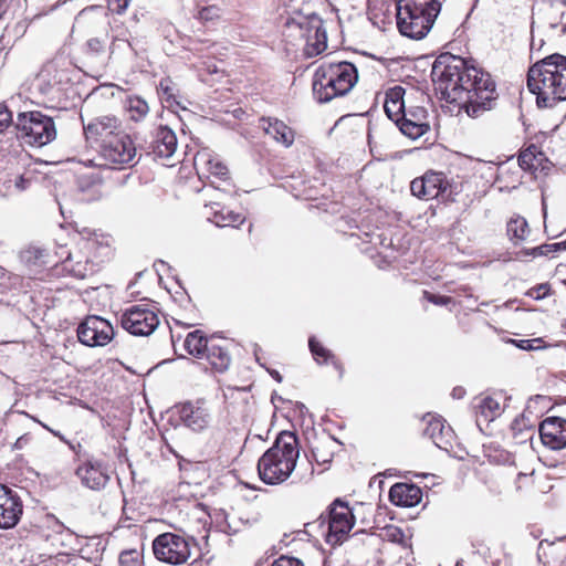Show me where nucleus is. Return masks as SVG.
Segmentation results:
<instances>
[{
  "label": "nucleus",
  "mask_w": 566,
  "mask_h": 566,
  "mask_svg": "<svg viewBox=\"0 0 566 566\" xmlns=\"http://www.w3.org/2000/svg\"><path fill=\"white\" fill-rule=\"evenodd\" d=\"M423 420L427 423L423 430L424 436L431 439L437 447L446 449L452 437V429L446 426L440 417L428 415Z\"/></svg>",
  "instance_id": "bb28decb"
},
{
  "label": "nucleus",
  "mask_w": 566,
  "mask_h": 566,
  "mask_svg": "<svg viewBox=\"0 0 566 566\" xmlns=\"http://www.w3.org/2000/svg\"><path fill=\"white\" fill-rule=\"evenodd\" d=\"M444 0H398L397 27L407 38L420 40L431 30Z\"/></svg>",
  "instance_id": "39448f33"
},
{
  "label": "nucleus",
  "mask_w": 566,
  "mask_h": 566,
  "mask_svg": "<svg viewBox=\"0 0 566 566\" xmlns=\"http://www.w3.org/2000/svg\"><path fill=\"white\" fill-rule=\"evenodd\" d=\"M503 395L501 392L493 394L491 396L482 397L475 405L478 422L482 417L484 421L489 422L501 416L504 410L502 405Z\"/></svg>",
  "instance_id": "cd10ccee"
},
{
  "label": "nucleus",
  "mask_w": 566,
  "mask_h": 566,
  "mask_svg": "<svg viewBox=\"0 0 566 566\" xmlns=\"http://www.w3.org/2000/svg\"><path fill=\"white\" fill-rule=\"evenodd\" d=\"M112 324L97 315H90L77 327L78 340L90 347L105 346L114 337Z\"/></svg>",
  "instance_id": "ddd939ff"
},
{
  "label": "nucleus",
  "mask_w": 566,
  "mask_h": 566,
  "mask_svg": "<svg viewBox=\"0 0 566 566\" xmlns=\"http://www.w3.org/2000/svg\"><path fill=\"white\" fill-rule=\"evenodd\" d=\"M84 136L87 143L96 144L98 149L102 144L113 140L119 133H125L120 120L115 116H98L83 124Z\"/></svg>",
  "instance_id": "4468645a"
},
{
  "label": "nucleus",
  "mask_w": 566,
  "mask_h": 566,
  "mask_svg": "<svg viewBox=\"0 0 566 566\" xmlns=\"http://www.w3.org/2000/svg\"><path fill=\"white\" fill-rule=\"evenodd\" d=\"M539 342H542L541 338L521 339L518 342L512 340V343H515L518 348L524 349V350H531V349L536 348L534 346V343H539Z\"/></svg>",
  "instance_id": "13d9d810"
},
{
  "label": "nucleus",
  "mask_w": 566,
  "mask_h": 566,
  "mask_svg": "<svg viewBox=\"0 0 566 566\" xmlns=\"http://www.w3.org/2000/svg\"><path fill=\"white\" fill-rule=\"evenodd\" d=\"M159 90H160L161 98L169 106H172L174 104L179 105V103L176 101V96L174 94V88L169 85V81L168 80L160 81Z\"/></svg>",
  "instance_id": "49530a36"
},
{
  "label": "nucleus",
  "mask_w": 566,
  "mask_h": 566,
  "mask_svg": "<svg viewBox=\"0 0 566 566\" xmlns=\"http://www.w3.org/2000/svg\"><path fill=\"white\" fill-rule=\"evenodd\" d=\"M352 8H353V6L349 2H342V1H339L338 6L335 7V11H336V14H337L340 25L343 24V22L345 20L348 22L352 20V13H350Z\"/></svg>",
  "instance_id": "09e8293b"
},
{
  "label": "nucleus",
  "mask_w": 566,
  "mask_h": 566,
  "mask_svg": "<svg viewBox=\"0 0 566 566\" xmlns=\"http://www.w3.org/2000/svg\"><path fill=\"white\" fill-rule=\"evenodd\" d=\"M12 124V114L8 107L0 103V133L4 132Z\"/></svg>",
  "instance_id": "3c124183"
},
{
  "label": "nucleus",
  "mask_w": 566,
  "mask_h": 566,
  "mask_svg": "<svg viewBox=\"0 0 566 566\" xmlns=\"http://www.w3.org/2000/svg\"><path fill=\"white\" fill-rule=\"evenodd\" d=\"M545 19H546V22L548 23V27L552 30L557 29L558 27H562L560 32L562 33L566 32L565 4H563V3L551 4L545 12Z\"/></svg>",
  "instance_id": "c9c22d12"
},
{
  "label": "nucleus",
  "mask_w": 566,
  "mask_h": 566,
  "mask_svg": "<svg viewBox=\"0 0 566 566\" xmlns=\"http://www.w3.org/2000/svg\"><path fill=\"white\" fill-rule=\"evenodd\" d=\"M272 376L275 377L277 380H281V376L277 371H274Z\"/></svg>",
  "instance_id": "774afa93"
},
{
  "label": "nucleus",
  "mask_w": 566,
  "mask_h": 566,
  "mask_svg": "<svg viewBox=\"0 0 566 566\" xmlns=\"http://www.w3.org/2000/svg\"><path fill=\"white\" fill-rule=\"evenodd\" d=\"M527 221L522 217L512 218L507 223V234L517 240H524L528 234Z\"/></svg>",
  "instance_id": "58836bf2"
},
{
  "label": "nucleus",
  "mask_w": 566,
  "mask_h": 566,
  "mask_svg": "<svg viewBox=\"0 0 566 566\" xmlns=\"http://www.w3.org/2000/svg\"><path fill=\"white\" fill-rule=\"evenodd\" d=\"M504 478H505V475H504V474H502V473H499V474H497V480H499L500 482H503Z\"/></svg>",
  "instance_id": "338daca9"
},
{
  "label": "nucleus",
  "mask_w": 566,
  "mask_h": 566,
  "mask_svg": "<svg viewBox=\"0 0 566 566\" xmlns=\"http://www.w3.org/2000/svg\"><path fill=\"white\" fill-rule=\"evenodd\" d=\"M193 539L176 533H164L153 542L155 557L170 565H182L191 556Z\"/></svg>",
  "instance_id": "9d476101"
},
{
  "label": "nucleus",
  "mask_w": 566,
  "mask_h": 566,
  "mask_svg": "<svg viewBox=\"0 0 566 566\" xmlns=\"http://www.w3.org/2000/svg\"><path fill=\"white\" fill-rule=\"evenodd\" d=\"M22 512V501L17 492L0 483V528L14 527L20 521Z\"/></svg>",
  "instance_id": "dca6fc26"
},
{
  "label": "nucleus",
  "mask_w": 566,
  "mask_h": 566,
  "mask_svg": "<svg viewBox=\"0 0 566 566\" xmlns=\"http://www.w3.org/2000/svg\"><path fill=\"white\" fill-rule=\"evenodd\" d=\"M436 91L448 103L458 104L473 118L494 107L496 84L491 74L468 65L467 61L450 53L440 54L431 70Z\"/></svg>",
  "instance_id": "f257e3e1"
},
{
  "label": "nucleus",
  "mask_w": 566,
  "mask_h": 566,
  "mask_svg": "<svg viewBox=\"0 0 566 566\" xmlns=\"http://www.w3.org/2000/svg\"><path fill=\"white\" fill-rule=\"evenodd\" d=\"M46 250L39 247H29L20 253V259L29 266H42L49 263Z\"/></svg>",
  "instance_id": "4c0bfd02"
},
{
  "label": "nucleus",
  "mask_w": 566,
  "mask_h": 566,
  "mask_svg": "<svg viewBox=\"0 0 566 566\" xmlns=\"http://www.w3.org/2000/svg\"><path fill=\"white\" fill-rule=\"evenodd\" d=\"M99 156L105 165L112 168H124L130 166L136 157V147L130 136L126 133H119V136L113 140L102 144L98 149Z\"/></svg>",
  "instance_id": "f8f14e48"
},
{
  "label": "nucleus",
  "mask_w": 566,
  "mask_h": 566,
  "mask_svg": "<svg viewBox=\"0 0 566 566\" xmlns=\"http://www.w3.org/2000/svg\"><path fill=\"white\" fill-rule=\"evenodd\" d=\"M549 292V285L547 283L538 284L526 292V295L534 300L544 298Z\"/></svg>",
  "instance_id": "8fccbe9b"
},
{
  "label": "nucleus",
  "mask_w": 566,
  "mask_h": 566,
  "mask_svg": "<svg viewBox=\"0 0 566 566\" xmlns=\"http://www.w3.org/2000/svg\"><path fill=\"white\" fill-rule=\"evenodd\" d=\"M205 210L207 219L217 227L237 228L245 220L243 214L238 213L213 200H210L205 205Z\"/></svg>",
  "instance_id": "412c9836"
},
{
  "label": "nucleus",
  "mask_w": 566,
  "mask_h": 566,
  "mask_svg": "<svg viewBox=\"0 0 566 566\" xmlns=\"http://www.w3.org/2000/svg\"><path fill=\"white\" fill-rule=\"evenodd\" d=\"M87 52L93 55H101L106 52V41L99 38H91L86 42Z\"/></svg>",
  "instance_id": "de8ad7c7"
},
{
  "label": "nucleus",
  "mask_w": 566,
  "mask_h": 566,
  "mask_svg": "<svg viewBox=\"0 0 566 566\" xmlns=\"http://www.w3.org/2000/svg\"><path fill=\"white\" fill-rule=\"evenodd\" d=\"M118 564L119 566H140V552L137 549L123 551Z\"/></svg>",
  "instance_id": "37998d69"
},
{
  "label": "nucleus",
  "mask_w": 566,
  "mask_h": 566,
  "mask_svg": "<svg viewBox=\"0 0 566 566\" xmlns=\"http://www.w3.org/2000/svg\"><path fill=\"white\" fill-rule=\"evenodd\" d=\"M41 424H42L45 429H48L50 432H52L54 436H56V437H59V438H61V439H62V436L60 434V432H56V431H54V430L50 429L48 426H45V424H43V423H41Z\"/></svg>",
  "instance_id": "e2e57ef3"
},
{
  "label": "nucleus",
  "mask_w": 566,
  "mask_h": 566,
  "mask_svg": "<svg viewBox=\"0 0 566 566\" xmlns=\"http://www.w3.org/2000/svg\"><path fill=\"white\" fill-rule=\"evenodd\" d=\"M452 395H453V397L460 398L462 395V389H453Z\"/></svg>",
  "instance_id": "0e129e2a"
},
{
  "label": "nucleus",
  "mask_w": 566,
  "mask_h": 566,
  "mask_svg": "<svg viewBox=\"0 0 566 566\" xmlns=\"http://www.w3.org/2000/svg\"><path fill=\"white\" fill-rule=\"evenodd\" d=\"M312 87L319 103L346 95L354 87V64L347 61L322 64L313 75Z\"/></svg>",
  "instance_id": "423d86ee"
},
{
  "label": "nucleus",
  "mask_w": 566,
  "mask_h": 566,
  "mask_svg": "<svg viewBox=\"0 0 566 566\" xmlns=\"http://www.w3.org/2000/svg\"><path fill=\"white\" fill-rule=\"evenodd\" d=\"M336 441L329 437L317 441L312 448V455L317 464H328L332 462L334 457V447Z\"/></svg>",
  "instance_id": "72a5a7b5"
},
{
  "label": "nucleus",
  "mask_w": 566,
  "mask_h": 566,
  "mask_svg": "<svg viewBox=\"0 0 566 566\" xmlns=\"http://www.w3.org/2000/svg\"><path fill=\"white\" fill-rule=\"evenodd\" d=\"M80 241L74 252L62 249L59 254L63 269L76 279H84L98 271L99 265L111 256L108 235L83 228L78 231Z\"/></svg>",
  "instance_id": "f03ea898"
},
{
  "label": "nucleus",
  "mask_w": 566,
  "mask_h": 566,
  "mask_svg": "<svg viewBox=\"0 0 566 566\" xmlns=\"http://www.w3.org/2000/svg\"><path fill=\"white\" fill-rule=\"evenodd\" d=\"M284 36L293 45H303L308 57L323 53L327 48V34L323 20L317 14H297L286 20Z\"/></svg>",
  "instance_id": "0eeeda50"
},
{
  "label": "nucleus",
  "mask_w": 566,
  "mask_h": 566,
  "mask_svg": "<svg viewBox=\"0 0 566 566\" xmlns=\"http://www.w3.org/2000/svg\"><path fill=\"white\" fill-rule=\"evenodd\" d=\"M211 343L212 339H208L202 331L196 329L188 333L185 338L184 346L189 355L203 359L205 354Z\"/></svg>",
  "instance_id": "473e14b6"
},
{
  "label": "nucleus",
  "mask_w": 566,
  "mask_h": 566,
  "mask_svg": "<svg viewBox=\"0 0 566 566\" xmlns=\"http://www.w3.org/2000/svg\"><path fill=\"white\" fill-rule=\"evenodd\" d=\"M125 109L128 113L130 120L140 122L147 116L149 106L142 97L129 96L125 101Z\"/></svg>",
  "instance_id": "f704fd0d"
},
{
  "label": "nucleus",
  "mask_w": 566,
  "mask_h": 566,
  "mask_svg": "<svg viewBox=\"0 0 566 566\" xmlns=\"http://www.w3.org/2000/svg\"><path fill=\"white\" fill-rule=\"evenodd\" d=\"M108 11L103 6H90L82 9L74 19L73 28L82 31L94 32L111 24Z\"/></svg>",
  "instance_id": "6ab92c4d"
},
{
  "label": "nucleus",
  "mask_w": 566,
  "mask_h": 566,
  "mask_svg": "<svg viewBox=\"0 0 566 566\" xmlns=\"http://www.w3.org/2000/svg\"><path fill=\"white\" fill-rule=\"evenodd\" d=\"M359 506L360 510L363 511V517H361V524H363V528L360 530H356V536L359 535V534H364L367 536V539L369 542L370 545L373 546H377L379 545L380 543V537L378 535H376L375 533H367V530L368 528H373L374 526V518H373V513H371V507L370 506H366L364 503H356V506Z\"/></svg>",
  "instance_id": "e433bc0d"
},
{
  "label": "nucleus",
  "mask_w": 566,
  "mask_h": 566,
  "mask_svg": "<svg viewBox=\"0 0 566 566\" xmlns=\"http://www.w3.org/2000/svg\"><path fill=\"white\" fill-rule=\"evenodd\" d=\"M527 86L537 95L539 106L566 101V56L552 54L531 66Z\"/></svg>",
  "instance_id": "7ed1b4c3"
},
{
  "label": "nucleus",
  "mask_w": 566,
  "mask_h": 566,
  "mask_svg": "<svg viewBox=\"0 0 566 566\" xmlns=\"http://www.w3.org/2000/svg\"><path fill=\"white\" fill-rule=\"evenodd\" d=\"M298 457L300 446L296 434L282 431L273 446L258 461L260 479L269 485L283 483L294 471Z\"/></svg>",
  "instance_id": "20e7f679"
},
{
  "label": "nucleus",
  "mask_w": 566,
  "mask_h": 566,
  "mask_svg": "<svg viewBox=\"0 0 566 566\" xmlns=\"http://www.w3.org/2000/svg\"><path fill=\"white\" fill-rule=\"evenodd\" d=\"M130 0H108L107 11L123 14L129 7Z\"/></svg>",
  "instance_id": "603ef678"
},
{
  "label": "nucleus",
  "mask_w": 566,
  "mask_h": 566,
  "mask_svg": "<svg viewBox=\"0 0 566 566\" xmlns=\"http://www.w3.org/2000/svg\"><path fill=\"white\" fill-rule=\"evenodd\" d=\"M560 250V244L552 243L537 247L533 250L534 255H548L549 253Z\"/></svg>",
  "instance_id": "6e6d98bb"
},
{
  "label": "nucleus",
  "mask_w": 566,
  "mask_h": 566,
  "mask_svg": "<svg viewBox=\"0 0 566 566\" xmlns=\"http://www.w3.org/2000/svg\"><path fill=\"white\" fill-rule=\"evenodd\" d=\"M83 485L91 490H102L109 481L106 467L97 460H88L76 469Z\"/></svg>",
  "instance_id": "aec40b11"
},
{
  "label": "nucleus",
  "mask_w": 566,
  "mask_h": 566,
  "mask_svg": "<svg viewBox=\"0 0 566 566\" xmlns=\"http://www.w3.org/2000/svg\"><path fill=\"white\" fill-rule=\"evenodd\" d=\"M260 127L266 135L285 147H290L294 143L293 129L275 117H262Z\"/></svg>",
  "instance_id": "a878e982"
},
{
  "label": "nucleus",
  "mask_w": 566,
  "mask_h": 566,
  "mask_svg": "<svg viewBox=\"0 0 566 566\" xmlns=\"http://www.w3.org/2000/svg\"><path fill=\"white\" fill-rule=\"evenodd\" d=\"M524 418H515L511 424V430L515 438H521V441L528 438V433L533 432L532 427L525 428Z\"/></svg>",
  "instance_id": "c03bdc74"
},
{
  "label": "nucleus",
  "mask_w": 566,
  "mask_h": 566,
  "mask_svg": "<svg viewBox=\"0 0 566 566\" xmlns=\"http://www.w3.org/2000/svg\"><path fill=\"white\" fill-rule=\"evenodd\" d=\"M427 300L437 305H447L450 302V297L442 295H433L428 292H424Z\"/></svg>",
  "instance_id": "bf43d9fd"
},
{
  "label": "nucleus",
  "mask_w": 566,
  "mask_h": 566,
  "mask_svg": "<svg viewBox=\"0 0 566 566\" xmlns=\"http://www.w3.org/2000/svg\"><path fill=\"white\" fill-rule=\"evenodd\" d=\"M543 444L552 450L566 448V419L548 417L539 426Z\"/></svg>",
  "instance_id": "a211bd4d"
},
{
  "label": "nucleus",
  "mask_w": 566,
  "mask_h": 566,
  "mask_svg": "<svg viewBox=\"0 0 566 566\" xmlns=\"http://www.w3.org/2000/svg\"><path fill=\"white\" fill-rule=\"evenodd\" d=\"M397 126L403 135L412 139L423 136L430 128L427 109L422 106H409Z\"/></svg>",
  "instance_id": "f3484780"
},
{
  "label": "nucleus",
  "mask_w": 566,
  "mask_h": 566,
  "mask_svg": "<svg viewBox=\"0 0 566 566\" xmlns=\"http://www.w3.org/2000/svg\"><path fill=\"white\" fill-rule=\"evenodd\" d=\"M514 484L515 491H521L523 488L532 484V474L518 472Z\"/></svg>",
  "instance_id": "5fc2aeb1"
},
{
  "label": "nucleus",
  "mask_w": 566,
  "mask_h": 566,
  "mask_svg": "<svg viewBox=\"0 0 566 566\" xmlns=\"http://www.w3.org/2000/svg\"><path fill=\"white\" fill-rule=\"evenodd\" d=\"M210 11L211 9L210 8H203L201 11H200V17L202 19H208L210 17Z\"/></svg>",
  "instance_id": "680f3d73"
},
{
  "label": "nucleus",
  "mask_w": 566,
  "mask_h": 566,
  "mask_svg": "<svg viewBox=\"0 0 566 566\" xmlns=\"http://www.w3.org/2000/svg\"><path fill=\"white\" fill-rule=\"evenodd\" d=\"M308 347L314 359L318 364L327 363L331 358H333L332 353L325 348L314 336L310 337Z\"/></svg>",
  "instance_id": "ea45409f"
},
{
  "label": "nucleus",
  "mask_w": 566,
  "mask_h": 566,
  "mask_svg": "<svg viewBox=\"0 0 566 566\" xmlns=\"http://www.w3.org/2000/svg\"><path fill=\"white\" fill-rule=\"evenodd\" d=\"M557 244H560V250H566V240L563 242H558Z\"/></svg>",
  "instance_id": "69168bd1"
},
{
  "label": "nucleus",
  "mask_w": 566,
  "mask_h": 566,
  "mask_svg": "<svg viewBox=\"0 0 566 566\" xmlns=\"http://www.w3.org/2000/svg\"><path fill=\"white\" fill-rule=\"evenodd\" d=\"M122 327L135 336H148L159 325V317L154 308L147 305H132L120 316Z\"/></svg>",
  "instance_id": "9b49d317"
},
{
  "label": "nucleus",
  "mask_w": 566,
  "mask_h": 566,
  "mask_svg": "<svg viewBox=\"0 0 566 566\" xmlns=\"http://www.w3.org/2000/svg\"><path fill=\"white\" fill-rule=\"evenodd\" d=\"M389 499L397 506L412 507L420 503L422 491L416 484L396 483L390 488Z\"/></svg>",
  "instance_id": "b1692460"
},
{
  "label": "nucleus",
  "mask_w": 566,
  "mask_h": 566,
  "mask_svg": "<svg viewBox=\"0 0 566 566\" xmlns=\"http://www.w3.org/2000/svg\"><path fill=\"white\" fill-rule=\"evenodd\" d=\"M448 188V179L442 172L437 171H428L422 177L415 178L410 184L411 193L422 200H431L443 196Z\"/></svg>",
  "instance_id": "2eb2a0df"
},
{
  "label": "nucleus",
  "mask_w": 566,
  "mask_h": 566,
  "mask_svg": "<svg viewBox=\"0 0 566 566\" xmlns=\"http://www.w3.org/2000/svg\"><path fill=\"white\" fill-rule=\"evenodd\" d=\"M109 27V52L111 54H114L115 52H126L132 51V44H130V32L127 29V27L118 21L114 20L111 22Z\"/></svg>",
  "instance_id": "c756f323"
},
{
  "label": "nucleus",
  "mask_w": 566,
  "mask_h": 566,
  "mask_svg": "<svg viewBox=\"0 0 566 566\" xmlns=\"http://www.w3.org/2000/svg\"><path fill=\"white\" fill-rule=\"evenodd\" d=\"M180 418L193 431H201L209 426L211 415L203 401H196L181 406Z\"/></svg>",
  "instance_id": "4be33fe9"
},
{
  "label": "nucleus",
  "mask_w": 566,
  "mask_h": 566,
  "mask_svg": "<svg viewBox=\"0 0 566 566\" xmlns=\"http://www.w3.org/2000/svg\"><path fill=\"white\" fill-rule=\"evenodd\" d=\"M153 154L158 158H170L177 149V137L168 126H159L156 129L150 144Z\"/></svg>",
  "instance_id": "393cba45"
},
{
  "label": "nucleus",
  "mask_w": 566,
  "mask_h": 566,
  "mask_svg": "<svg viewBox=\"0 0 566 566\" xmlns=\"http://www.w3.org/2000/svg\"><path fill=\"white\" fill-rule=\"evenodd\" d=\"M195 167L199 174L212 176L220 180H227L228 167L219 159L218 156L208 150L198 151L195 156Z\"/></svg>",
  "instance_id": "5701e85b"
},
{
  "label": "nucleus",
  "mask_w": 566,
  "mask_h": 566,
  "mask_svg": "<svg viewBox=\"0 0 566 566\" xmlns=\"http://www.w3.org/2000/svg\"><path fill=\"white\" fill-rule=\"evenodd\" d=\"M28 441V438L25 436L20 437L15 442V448H22L23 443Z\"/></svg>",
  "instance_id": "052dcab7"
},
{
  "label": "nucleus",
  "mask_w": 566,
  "mask_h": 566,
  "mask_svg": "<svg viewBox=\"0 0 566 566\" xmlns=\"http://www.w3.org/2000/svg\"><path fill=\"white\" fill-rule=\"evenodd\" d=\"M203 359H206L210 364L211 368L218 373L226 371L231 364V356L228 349L216 344L213 340L211 345H209Z\"/></svg>",
  "instance_id": "2f4dec72"
},
{
  "label": "nucleus",
  "mask_w": 566,
  "mask_h": 566,
  "mask_svg": "<svg viewBox=\"0 0 566 566\" xmlns=\"http://www.w3.org/2000/svg\"><path fill=\"white\" fill-rule=\"evenodd\" d=\"M352 120H353V115L352 114L343 115L342 117H339L336 120L334 126L331 128L329 133L331 134H338V133L347 130L348 134L350 135L352 132H353V129H352Z\"/></svg>",
  "instance_id": "a18cd8bd"
},
{
  "label": "nucleus",
  "mask_w": 566,
  "mask_h": 566,
  "mask_svg": "<svg viewBox=\"0 0 566 566\" xmlns=\"http://www.w3.org/2000/svg\"><path fill=\"white\" fill-rule=\"evenodd\" d=\"M15 126L20 137L27 144L38 147L48 145L56 137V129L52 117L38 111L20 113Z\"/></svg>",
  "instance_id": "1a4fd4ad"
},
{
  "label": "nucleus",
  "mask_w": 566,
  "mask_h": 566,
  "mask_svg": "<svg viewBox=\"0 0 566 566\" xmlns=\"http://www.w3.org/2000/svg\"><path fill=\"white\" fill-rule=\"evenodd\" d=\"M317 526L325 542L331 546L342 545L350 537L354 527V513L347 502L336 499L328 506L327 515H321L312 524Z\"/></svg>",
  "instance_id": "6e6552de"
},
{
  "label": "nucleus",
  "mask_w": 566,
  "mask_h": 566,
  "mask_svg": "<svg viewBox=\"0 0 566 566\" xmlns=\"http://www.w3.org/2000/svg\"><path fill=\"white\" fill-rule=\"evenodd\" d=\"M35 180L32 171H27L22 175L14 176L13 179H9L8 181L13 184L14 189L18 192L24 191L29 189L33 181Z\"/></svg>",
  "instance_id": "79ce46f5"
},
{
  "label": "nucleus",
  "mask_w": 566,
  "mask_h": 566,
  "mask_svg": "<svg viewBox=\"0 0 566 566\" xmlns=\"http://www.w3.org/2000/svg\"><path fill=\"white\" fill-rule=\"evenodd\" d=\"M538 159L536 155L535 146L528 147L524 151H522L518 156V165L524 170H533L537 169Z\"/></svg>",
  "instance_id": "a19ab883"
},
{
  "label": "nucleus",
  "mask_w": 566,
  "mask_h": 566,
  "mask_svg": "<svg viewBox=\"0 0 566 566\" xmlns=\"http://www.w3.org/2000/svg\"><path fill=\"white\" fill-rule=\"evenodd\" d=\"M80 200L94 201L102 197V179L95 174L81 175L77 178Z\"/></svg>",
  "instance_id": "7c9ffc66"
},
{
  "label": "nucleus",
  "mask_w": 566,
  "mask_h": 566,
  "mask_svg": "<svg viewBox=\"0 0 566 566\" xmlns=\"http://www.w3.org/2000/svg\"><path fill=\"white\" fill-rule=\"evenodd\" d=\"M335 227L338 232L346 234L353 227L352 219L349 217L342 216Z\"/></svg>",
  "instance_id": "4d7b16f0"
},
{
  "label": "nucleus",
  "mask_w": 566,
  "mask_h": 566,
  "mask_svg": "<svg viewBox=\"0 0 566 566\" xmlns=\"http://www.w3.org/2000/svg\"><path fill=\"white\" fill-rule=\"evenodd\" d=\"M403 95L405 90L401 86L389 88L386 93L384 109L388 118L396 125L399 123L402 114L407 108L405 105Z\"/></svg>",
  "instance_id": "c85d7f7f"
},
{
  "label": "nucleus",
  "mask_w": 566,
  "mask_h": 566,
  "mask_svg": "<svg viewBox=\"0 0 566 566\" xmlns=\"http://www.w3.org/2000/svg\"><path fill=\"white\" fill-rule=\"evenodd\" d=\"M272 566H304L302 560L295 558V557H289V556H280L277 559H275L272 564Z\"/></svg>",
  "instance_id": "864d4df0"
}]
</instances>
